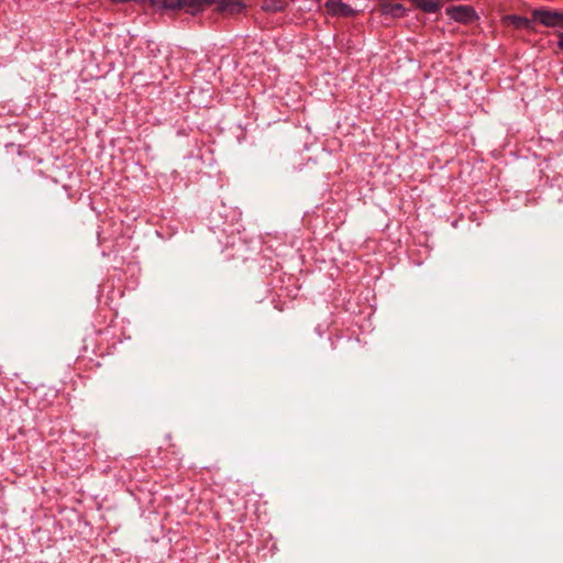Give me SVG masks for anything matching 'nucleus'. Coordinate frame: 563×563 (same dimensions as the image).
I'll list each match as a JSON object with an SVG mask.
<instances>
[{"instance_id":"f257e3e1","label":"nucleus","mask_w":563,"mask_h":563,"mask_svg":"<svg viewBox=\"0 0 563 563\" xmlns=\"http://www.w3.org/2000/svg\"><path fill=\"white\" fill-rule=\"evenodd\" d=\"M446 15L459 23H473L478 20V14L471 5H451L445 9Z\"/></svg>"},{"instance_id":"f03ea898","label":"nucleus","mask_w":563,"mask_h":563,"mask_svg":"<svg viewBox=\"0 0 563 563\" xmlns=\"http://www.w3.org/2000/svg\"><path fill=\"white\" fill-rule=\"evenodd\" d=\"M532 16L534 21L547 27L563 29V12L561 11L540 9L534 10Z\"/></svg>"},{"instance_id":"7ed1b4c3","label":"nucleus","mask_w":563,"mask_h":563,"mask_svg":"<svg viewBox=\"0 0 563 563\" xmlns=\"http://www.w3.org/2000/svg\"><path fill=\"white\" fill-rule=\"evenodd\" d=\"M214 11L222 15L236 16L243 14L246 5L239 0H214Z\"/></svg>"},{"instance_id":"20e7f679","label":"nucleus","mask_w":563,"mask_h":563,"mask_svg":"<svg viewBox=\"0 0 563 563\" xmlns=\"http://www.w3.org/2000/svg\"><path fill=\"white\" fill-rule=\"evenodd\" d=\"M324 7L332 16L349 18L354 16L357 12L351 5L340 0H328Z\"/></svg>"},{"instance_id":"39448f33","label":"nucleus","mask_w":563,"mask_h":563,"mask_svg":"<svg viewBox=\"0 0 563 563\" xmlns=\"http://www.w3.org/2000/svg\"><path fill=\"white\" fill-rule=\"evenodd\" d=\"M214 0H181L183 9L190 15H197L202 12L207 5H212Z\"/></svg>"},{"instance_id":"423d86ee","label":"nucleus","mask_w":563,"mask_h":563,"mask_svg":"<svg viewBox=\"0 0 563 563\" xmlns=\"http://www.w3.org/2000/svg\"><path fill=\"white\" fill-rule=\"evenodd\" d=\"M382 15L390 16L393 19H399L406 15V8L400 3H383L379 8Z\"/></svg>"},{"instance_id":"0eeeda50","label":"nucleus","mask_w":563,"mask_h":563,"mask_svg":"<svg viewBox=\"0 0 563 563\" xmlns=\"http://www.w3.org/2000/svg\"><path fill=\"white\" fill-rule=\"evenodd\" d=\"M156 11H178L183 9L181 0H145Z\"/></svg>"},{"instance_id":"6e6552de","label":"nucleus","mask_w":563,"mask_h":563,"mask_svg":"<svg viewBox=\"0 0 563 563\" xmlns=\"http://www.w3.org/2000/svg\"><path fill=\"white\" fill-rule=\"evenodd\" d=\"M504 22L507 25H511L515 29H531V21L526 16H520L516 14L506 15L504 18Z\"/></svg>"},{"instance_id":"1a4fd4ad","label":"nucleus","mask_w":563,"mask_h":563,"mask_svg":"<svg viewBox=\"0 0 563 563\" xmlns=\"http://www.w3.org/2000/svg\"><path fill=\"white\" fill-rule=\"evenodd\" d=\"M287 8L285 0H264L262 3V10L266 12H283Z\"/></svg>"},{"instance_id":"9d476101","label":"nucleus","mask_w":563,"mask_h":563,"mask_svg":"<svg viewBox=\"0 0 563 563\" xmlns=\"http://www.w3.org/2000/svg\"><path fill=\"white\" fill-rule=\"evenodd\" d=\"M417 5L427 13H435L441 8L439 0H418Z\"/></svg>"},{"instance_id":"9b49d317","label":"nucleus","mask_w":563,"mask_h":563,"mask_svg":"<svg viewBox=\"0 0 563 563\" xmlns=\"http://www.w3.org/2000/svg\"><path fill=\"white\" fill-rule=\"evenodd\" d=\"M558 36H559L558 46L563 51V32H560L558 34Z\"/></svg>"}]
</instances>
